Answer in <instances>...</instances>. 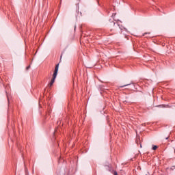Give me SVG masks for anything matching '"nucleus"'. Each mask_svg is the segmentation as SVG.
Listing matches in <instances>:
<instances>
[{
  "label": "nucleus",
  "instance_id": "3",
  "mask_svg": "<svg viewBox=\"0 0 175 175\" xmlns=\"http://www.w3.org/2000/svg\"><path fill=\"white\" fill-rule=\"evenodd\" d=\"M112 25L115 27V28H118V23H116L115 22H111Z\"/></svg>",
  "mask_w": 175,
  "mask_h": 175
},
{
  "label": "nucleus",
  "instance_id": "1",
  "mask_svg": "<svg viewBox=\"0 0 175 175\" xmlns=\"http://www.w3.org/2000/svg\"><path fill=\"white\" fill-rule=\"evenodd\" d=\"M59 68V64H57L56 66H55V70H54V72H53V77L51 80V83H54L55 81V79H57V75H58V69Z\"/></svg>",
  "mask_w": 175,
  "mask_h": 175
},
{
  "label": "nucleus",
  "instance_id": "5",
  "mask_svg": "<svg viewBox=\"0 0 175 175\" xmlns=\"http://www.w3.org/2000/svg\"><path fill=\"white\" fill-rule=\"evenodd\" d=\"M128 85H131V84H126L124 85L119 86L120 88H124V87H128Z\"/></svg>",
  "mask_w": 175,
  "mask_h": 175
},
{
  "label": "nucleus",
  "instance_id": "4",
  "mask_svg": "<svg viewBox=\"0 0 175 175\" xmlns=\"http://www.w3.org/2000/svg\"><path fill=\"white\" fill-rule=\"evenodd\" d=\"M157 148H158V146H157V145H153V146H152V150H157Z\"/></svg>",
  "mask_w": 175,
  "mask_h": 175
},
{
  "label": "nucleus",
  "instance_id": "6",
  "mask_svg": "<svg viewBox=\"0 0 175 175\" xmlns=\"http://www.w3.org/2000/svg\"><path fill=\"white\" fill-rule=\"evenodd\" d=\"M30 68H31V66H28L27 67H26V70H28Z\"/></svg>",
  "mask_w": 175,
  "mask_h": 175
},
{
  "label": "nucleus",
  "instance_id": "10",
  "mask_svg": "<svg viewBox=\"0 0 175 175\" xmlns=\"http://www.w3.org/2000/svg\"><path fill=\"white\" fill-rule=\"evenodd\" d=\"M61 58H62V55H61Z\"/></svg>",
  "mask_w": 175,
  "mask_h": 175
},
{
  "label": "nucleus",
  "instance_id": "9",
  "mask_svg": "<svg viewBox=\"0 0 175 175\" xmlns=\"http://www.w3.org/2000/svg\"><path fill=\"white\" fill-rule=\"evenodd\" d=\"M146 33H145L144 34V36H145Z\"/></svg>",
  "mask_w": 175,
  "mask_h": 175
},
{
  "label": "nucleus",
  "instance_id": "8",
  "mask_svg": "<svg viewBox=\"0 0 175 175\" xmlns=\"http://www.w3.org/2000/svg\"><path fill=\"white\" fill-rule=\"evenodd\" d=\"M53 84H54V83H53L52 82H50L49 84V87H51L53 85Z\"/></svg>",
  "mask_w": 175,
  "mask_h": 175
},
{
  "label": "nucleus",
  "instance_id": "2",
  "mask_svg": "<svg viewBox=\"0 0 175 175\" xmlns=\"http://www.w3.org/2000/svg\"><path fill=\"white\" fill-rule=\"evenodd\" d=\"M105 167L106 169V170H107L108 172H110V173H111V174L115 172L114 169H113V166H111V165H105Z\"/></svg>",
  "mask_w": 175,
  "mask_h": 175
},
{
  "label": "nucleus",
  "instance_id": "7",
  "mask_svg": "<svg viewBox=\"0 0 175 175\" xmlns=\"http://www.w3.org/2000/svg\"><path fill=\"white\" fill-rule=\"evenodd\" d=\"M53 84H54V83H53L52 82H50L49 84V87H51L53 85Z\"/></svg>",
  "mask_w": 175,
  "mask_h": 175
}]
</instances>
